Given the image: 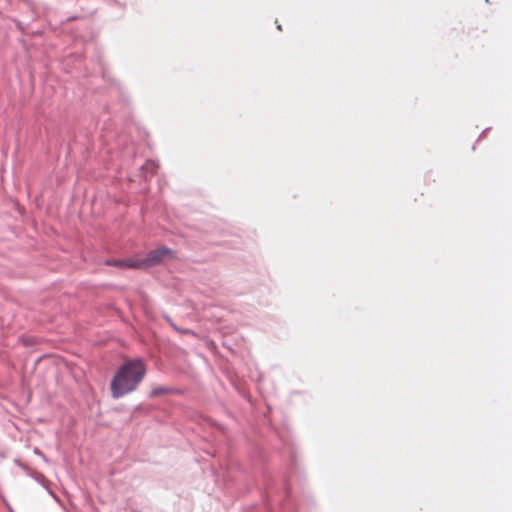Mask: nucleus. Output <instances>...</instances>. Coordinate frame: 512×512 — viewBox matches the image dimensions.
Wrapping results in <instances>:
<instances>
[{"label": "nucleus", "mask_w": 512, "mask_h": 512, "mask_svg": "<svg viewBox=\"0 0 512 512\" xmlns=\"http://www.w3.org/2000/svg\"><path fill=\"white\" fill-rule=\"evenodd\" d=\"M146 373L141 360H132L125 363L114 376L111 382V392L114 398H120L136 389Z\"/></svg>", "instance_id": "obj_1"}, {"label": "nucleus", "mask_w": 512, "mask_h": 512, "mask_svg": "<svg viewBox=\"0 0 512 512\" xmlns=\"http://www.w3.org/2000/svg\"><path fill=\"white\" fill-rule=\"evenodd\" d=\"M174 258L175 252L173 250L167 247H161L150 251L146 257L131 258L130 262L125 265L135 269H146L165 263Z\"/></svg>", "instance_id": "obj_2"}, {"label": "nucleus", "mask_w": 512, "mask_h": 512, "mask_svg": "<svg viewBox=\"0 0 512 512\" xmlns=\"http://www.w3.org/2000/svg\"><path fill=\"white\" fill-rule=\"evenodd\" d=\"M131 259H128V260H112V261H108L107 264L109 265H115V266H118V267H121V268H128L125 264L126 263H129Z\"/></svg>", "instance_id": "obj_3"}]
</instances>
